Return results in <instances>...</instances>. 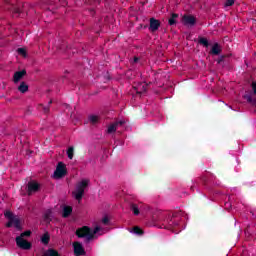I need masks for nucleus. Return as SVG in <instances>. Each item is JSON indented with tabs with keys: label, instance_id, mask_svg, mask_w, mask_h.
Returning a JSON list of instances; mask_svg holds the SVG:
<instances>
[{
	"label": "nucleus",
	"instance_id": "obj_10",
	"mask_svg": "<svg viewBox=\"0 0 256 256\" xmlns=\"http://www.w3.org/2000/svg\"><path fill=\"white\" fill-rule=\"evenodd\" d=\"M73 247H74V255L75 256L85 255L86 252H85V248H83V244H81L80 242H74Z\"/></svg>",
	"mask_w": 256,
	"mask_h": 256
},
{
	"label": "nucleus",
	"instance_id": "obj_8",
	"mask_svg": "<svg viewBox=\"0 0 256 256\" xmlns=\"http://www.w3.org/2000/svg\"><path fill=\"white\" fill-rule=\"evenodd\" d=\"M79 1L81 0H77L76 1V5H79ZM84 5H89L91 8H89L90 14L91 15H95V7H97V5H99V0H82Z\"/></svg>",
	"mask_w": 256,
	"mask_h": 256
},
{
	"label": "nucleus",
	"instance_id": "obj_6",
	"mask_svg": "<svg viewBox=\"0 0 256 256\" xmlns=\"http://www.w3.org/2000/svg\"><path fill=\"white\" fill-rule=\"evenodd\" d=\"M67 175V166L63 162H58L56 170L54 171L55 179H63Z\"/></svg>",
	"mask_w": 256,
	"mask_h": 256
},
{
	"label": "nucleus",
	"instance_id": "obj_21",
	"mask_svg": "<svg viewBox=\"0 0 256 256\" xmlns=\"http://www.w3.org/2000/svg\"><path fill=\"white\" fill-rule=\"evenodd\" d=\"M198 43L203 45V47H209V40H207L205 37H199Z\"/></svg>",
	"mask_w": 256,
	"mask_h": 256
},
{
	"label": "nucleus",
	"instance_id": "obj_13",
	"mask_svg": "<svg viewBox=\"0 0 256 256\" xmlns=\"http://www.w3.org/2000/svg\"><path fill=\"white\" fill-rule=\"evenodd\" d=\"M142 207L143 203H130V211L133 212V215H139L141 213Z\"/></svg>",
	"mask_w": 256,
	"mask_h": 256
},
{
	"label": "nucleus",
	"instance_id": "obj_5",
	"mask_svg": "<svg viewBox=\"0 0 256 256\" xmlns=\"http://www.w3.org/2000/svg\"><path fill=\"white\" fill-rule=\"evenodd\" d=\"M76 235L79 239L86 238V241L89 243V241L93 240V234H91V228L89 226H83L81 228H78L76 230Z\"/></svg>",
	"mask_w": 256,
	"mask_h": 256
},
{
	"label": "nucleus",
	"instance_id": "obj_24",
	"mask_svg": "<svg viewBox=\"0 0 256 256\" xmlns=\"http://www.w3.org/2000/svg\"><path fill=\"white\" fill-rule=\"evenodd\" d=\"M89 121H90V123H92V125H95L99 121V116L91 115V116H89Z\"/></svg>",
	"mask_w": 256,
	"mask_h": 256
},
{
	"label": "nucleus",
	"instance_id": "obj_38",
	"mask_svg": "<svg viewBox=\"0 0 256 256\" xmlns=\"http://www.w3.org/2000/svg\"><path fill=\"white\" fill-rule=\"evenodd\" d=\"M51 103H53V100H50V101L48 102V105H51Z\"/></svg>",
	"mask_w": 256,
	"mask_h": 256
},
{
	"label": "nucleus",
	"instance_id": "obj_34",
	"mask_svg": "<svg viewBox=\"0 0 256 256\" xmlns=\"http://www.w3.org/2000/svg\"><path fill=\"white\" fill-rule=\"evenodd\" d=\"M251 88H252L254 95H256V82L255 81H252Z\"/></svg>",
	"mask_w": 256,
	"mask_h": 256
},
{
	"label": "nucleus",
	"instance_id": "obj_9",
	"mask_svg": "<svg viewBox=\"0 0 256 256\" xmlns=\"http://www.w3.org/2000/svg\"><path fill=\"white\" fill-rule=\"evenodd\" d=\"M182 21L184 25H190V27H194V25L197 23V18H195L193 15L186 14L182 17Z\"/></svg>",
	"mask_w": 256,
	"mask_h": 256
},
{
	"label": "nucleus",
	"instance_id": "obj_25",
	"mask_svg": "<svg viewBox=\"0 0 256 256\" xmlns=\"http://www.w3.org/2000/svg\"><path fill=\"white\" fill-rule=\"evenodd\" d=\"M75 153V148L73 146L69 147L67 150L68 159H73Z\"/></svg>",
	"mask_w": 256,
	"mask_h": 256
},
{
	"label": "nucleus",
	"instance_id": "obj_22",
	"mask_svg": "<svg viewBox=\"0 0 256 256\" xmlns=\"http://www.w3.org/2000/svg\"><path fill=\"white\" fill-rule=\"evenodd\" d=\"M118 126H119V123L111 124V125L108 127L107 133H115V131H117V127H118Z\"/></svg>",
	"mask_w": 256,
	"mask_h": 256
},
{
	"label": "nucleus",
	"instance_id": "obj_28",
	"mask_svg": "<svg viewBox=\"0 0 256 256\" xmlns=\"http://www.w3.org/2000/svg\"><path fill=\"white\" fill-rule=\"evenodd\" d=\"M52 211L51 210H47L44 214V219L45 221H49V219H51V215H52Z\"/></svg>",
	"mask_w": 256,
	"mask_h": 256
},
{
	"label": "nucleus",
	"instance_id": "obj_14",
	"mask_svg": "<svg viewBox=\"0 0 256 256\" xmlns=\"http://www.w3.org/2000/svg\"><path fill=\"white\" fill-rule=\"evenodd\" d=\"M27 75V70L23 69L22 71H16L13 76V82L19 83L24 76Z\"/></svg>",
	"mask_w": 256,
	"mask_h": 256
},
{
	"label": "nucleus",
	"instance_id": "obj_23",
	"mask_svg": "<svg viewBox=\"0 0 256 256\" xmlns=\"http://www.w3.org/2000/svg\"><path fill=\"white\" fill-rule=\"evenodd\" d=\"M101 231V227L96 226L94 230L90 229V235H92V239H95V235Z\"/></svg>",
	"mask_w": 256,
	"mask_h": 256
},
{
	"label": "nucleus",
	"instance_id": "obj_15",
	"mask_svg": "<svg viewBox=\"0 0 256 256\" xmlns=\"http://www.w3.org/2000/svg\"><path fill=\"white\" fill-rule=\"evenodd\" d=\"M147 83L142 82L140 84L137 85V87H135L134 89L136 90V93L138 95H143V93H147Z\"/></svg>",
	"mask_w": 256,
	"mask_h": 256
},
{
	"label": "nucleus",
	"instance_id": "obj_31",
	"mask_svg": "<svg viewBox=\"0 0 256 256\" xmlns=\"http://www.w3.org/2000/svg\"><path fill=\"white\" fill-rule=\"evenodd\" d=\"M40 107L42 108L43 113H45V114L49 113V111H50L49 106H44L43 104H41Z\"/></svg>",
	"mask_w": 256,
	"mask_h": 256
},
{
	"label": "nucleus",
	"instance_id": "obj_12",
	"mask_svg": "<svg viewBox=\"0 0 256 256\" xmlns=\"http://www.w3.org/2000/svg\"><path fill=\"white\" fill-rule=\"evenodd\" d=\"M28 195H31V193H37V191H39V183L35 182V181H30L28 182Z\"/></svg>",
	"mask_w": 256,
	"mask_h": 256
},
{
	"label": "nucleus",
	"instance_id": "obj_7",
	"mask_svg": "<svg viewBox=\"0 0 256 256\" xmlns=\"http://www.w3.org/2000/svg\"><path fill=\"white\" fill-rule=\"evenodd\" d=\"M16 245L19 247V249H23L24 251H29V249H31L33 246L31 242L21 237H16Z\"/></svg>",
	"mask_w": 256,
	"mask_h": 256
},
{
	"label": "nucleus",
	"instance_id": "obj_37",
	"mask_svg": "<svg viewBox=\"0 0 256 256\" xmlns=\"http://www.w3.org/2000/svg\"><path fill=\"white\" fill-rule=\"evenodd\" d=\"M139 61L138 57H134V63H137Z\"/></svg>",
	"mask_w": 256,
	"mask_h": 256
},
{
	"label": "nucleus",
	"instance_id": "obj_19",
	"mask_svg": "<svg viewBox=\"0 0 256 256\" xmlns=\"http://www.w3.org/2000/svg\"><path fill=\"white\" fill-rule=\"evenodd\" d=\"M18 91H20V93H27L29 91V86L25 82H21Z\"/></svg>",
	"mask_w": 256,
	"mask_h": 256
},
{
	"label": "nucleus",
	"instance_id": "obj_35",
	"mask_svg": "<svg viewBox=\"0 0 256 256\" xmlns=\"http://www.w3.org/2000/svg\"><path fill=\"white\" fill-rule=\"evenodd\" d=\"M102 223H103V225H109V217L105 216V217L102 219Z\"/></svg>",
	"mask_w": 256,
	"mask_h": 256
},
{
	"label": "nucleus",
	"instance_id": "obj_30",
	"mask_svg": "<svg viewBox=\"0 0 256 256\" xmlns=\"http://www.w3.org/2000/svg\"><path fill=\"white\" fill-rule=\"evenodd\" d=\"M235 5V0H226L225 7H233Z\"/></svg>",
	"mask_w": 256,
	"mask_h": 256
},
{
	"label": "nucleus",
	"instance_id": "obj_2",
	"mask_svg": "<svg viewBox=\"0 0 256 256\" xmlns=\"http://www.w3.org/2000/svg\"><path fill=\"white\" fill-rule=\"evenodd\" d=\"M4 216L9 220L6 227L11 228L14 225L16 229H21V220H19V218H17L13 212L8 210L4 213Z\"/></svg>",
	"mask_w": 256,
	"mask_h": 256
},
{
	"label": "nucleus",
	"instance_id": "obj_32",
	"mask_svg": "<svg viewBox=\"0 0 256 256\" xmlns=\"http://www.w3.org/2000/svg\"><path fill=\"white\" fill-rule=\"evenodd\" d=\"M17 51L19 55H23V56L27 55V51L25 50V48H18Z\"/></svg>",
	"mask_w": 256,
	"mask_h": 256
},
{
	"label": "nucleus",
	"instance_id": "obj_3",
	"mask_svg": "<svg viewBox=\"0 0 256 256\" xmlns=\"http://www.w3.org/2000/svg\"><path fill=\"white\" fill-rule=\"evenodd\" d=\"M88 185L89 181L87 180H82L76 185V191L73 192L76 201H81V199H83V195H85V189H87Z\"/></svg>",
	"mask_w": 256,
	"mask_h": 256
},
{
	"label": "nucleus",
	"instance_id": "obj_20",
	"mask_svg": "<svg viewBox=\"0 0 256 256\" xmlns=\"http://www.w3.org/2000/svg\"><path fill=\"white\" fill-rule=\"evenodd\" d=\"M49 241H51V236H49V233L43 234V236L41 237V242L44 245H49Z\"/></svg>",
	"mask_w": 256,
	"mask_h": 256
},
{
	"label": "nucleus",
	"instance_id": "obj_33",
	"mask_svg": "<svg viewBox=\"0 0 256 256\" xmlns=\"http://www.w3.org/2000/svg\"><path fill=\"white\" fill-rule=\"evenodd\" d=\"M224 61H225V55H222V56H220V57L218 58L217 63H218L219 65H221V63H223Z\"/></svg>",
	"mask_w": 256,
	"mask_h": 256
},
{
	"label": "nucleus",
	"instance_id": "obj_29",
	"mask_svg": "<svg viewBox=\"0 0 256 256\" xmlns=\"http://www.w3.org/2000/svg\"><path fill=\"white\" fill-rule=\"evenodd\" d=\"M17 237H21V239H23L24 237H31V231L28 230V231L22 232L20 236H17Z\"/></svg>",
	"mask_w": 256,
	"mask_h": 256
},
{
	"label": "nucleus",
	"instance_id": "obj_11",
	"mask_svg": "<svg viewBox=\"0 0 256 256\" xmlns=\"http://www.w3.org/2000/svg\"><path fill=\"white\" fill-rule=\"evenodd\" d=\"M160 27H161V21L155 18H150L149 31H151V33H155V31H158Z\"/></svg>",
	"mask_w": 256,
	"mask_h": 256
},
{
	"label": "nucleus",
	"instance_id": "obj_17",
	"mask_svg": "<svg viewBox=\"0 0 256 256\" xmlns=\"http://www.w3.org/2000/svg\"><path fill=\"white\" fill-rule=\"evenodd\" d=\"M71 213H73V207L71 206H65L63 208V213H62V217H64L65 219H67V217H69L71 215Z\"/></svg>",
	"mask_w": 256,
	"mask_h": 256
},
{
	"label": "nucleus",
	"instance_id": "obj_16",
	"mask_svg": "<svg viewBox=\"0 0 256 256\" xmlns=\"http://www.w3.org/2000/svg\"><path fill=\"white\" fill-rule=\"evenodd\" d=\"M222 51L223 48H221V45H219V43H214L209 53L210 55H221Z\"/></svg>",
	"mask_w": 256,
	"mask_h": 256
},
{
	"label": "nucleus",
	"instance_id": "obj_26",
	"mask_svg": "<svg viewBox=\"0 0 256 256\" xmlns=\"http://www.w3.org/2000/svg\"><path fill=\"white\" fill-rule=\"evenodd\" d=\"M244 99H246V101H247L248 103H251L252 105H255V104H256L255 98H253L251 95H245V96H244Z\"/></svg>",
	"mask_w": 256,
	"mask_h": 256
},
{
	"label": "nucleus",
	"instance_id": "obj_1",
	"mask_svg": "<svg viewBox=\"0 0 256 256\" xmlns=\"http://www.w3.org/2000/svg\"><path fill=\"white\" fill-rule=\"evenodd\" d=\"M153 221H156L160 225V229H167L168 231H173V233H179V223L181 218L177 213L171 212H158L153 215Z\"/></svg>",
	"mask_w": 256,
	"mask_h": 256
},
{
	"label": "nucleus",
	"instance_id": "obj_27",
	"mask_svg": "<svg viewBox=\"0 0 256 256\" xmlns=\"http://www.w3.org/2000/svg\"><path fill=\"white\" fill-rule=\"evenodd\" d=\"M133 232L136 234V235H143V229H141L139 226H135L133 228Z\"/></svg>",
	"mask_w": 256,
	"mask_h": 256
},
{
	"label": "nucleus",
	"instance_id": "obj_36",
	"mask_svg": "<svg viewBox=\"0 0 256 256\" xmlns=\"http://www.w3.org/2000/svg\"><path fill=\"white\" fill-rule=\"evenodd\" d=\"M115 123H118V125H124L125 124V122H123V121H119V122H115Z\"/></svg>",
	"mask_w": 256,
	"mask_h": 256
},
{
	"label": "nucleus",
	"instance_id": "obj_18",
	"mask_svg": "<svg viewBox=\"0 0 256 256\" xmlns=\"http://www.w3.org/2000/svg\"><path fill=\"white\" fill-rule=\"evenodd\" d=\"M179 17V14H177V13H172L171 14V17L169 18V20H168V24L169 25H176L177 24V20H175V19H177Z\"/></svg>",
	"mask_w": 256,
	"mask_h": 256
},
{
	"label": "nucleus",
	"instance_id": "obj_4",
	"mask_svg": "<svg viewBox=\"0 0 256 256\" xmlns=\"http://www.w3.org/2000/svg\"><path fill=\"white\" fill-rule=\"evenodd\" d=\"M6 5H9L8 9L12 11L13 15L19 17L21 15V8L23 7V3L19 2V0H4Z\"/></svg>",
	"mask_w": 256,
	"mask_h": 256
}]
</instances>
